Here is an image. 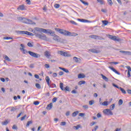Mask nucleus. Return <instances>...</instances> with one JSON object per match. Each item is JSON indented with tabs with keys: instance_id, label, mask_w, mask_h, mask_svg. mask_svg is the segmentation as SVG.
<instances>
[{
	"instance_id": "nucleus-1",
	"label": "nucleus",
	"mask_w": 131,
	"mask_h": 131,
	"mask_svg": "<svg viewBox=\"0 0 131 131\" xmlns=\"http://www.w3.org/2000/svg\"><path fill=\"white\" fill-rule=\"evenodd\" d=\"M52 31V30H47L38 27H36L34 28V30H32V32L34 33L37 37L40 38V39H43V40H48V38L46 35L41 34V32L43 33H49V34H51Z\"/></svg>"
},
{
	"instance_id": "nucleus-2",
	"label": "nucleus",
	"mask_w": 131,
	"mask_h": 131,
	"mask_svg": "<svg viewBox=\"0 0 131 131\" xmlns=\"http://www.w3.org/2000/svg\"><path fill=\"white\" fill-rule=\"evenodd\" d=\"M55 29L56 31L59 32L60 34L64 35L65 36H77V35H78V34L76 33H72L65 30L59 28H55Z\"/></svg>"
},
{
	"instance_id": "nucleus-3",
	"label": "nucleus",
	"mask_w": 131,
	"mask_h": 131,
	"mask_svg": "<svg viewBox=\"0 0 131 131\" xmlns=\"http://www.w3.org/2000/svg\"><path fill=\"white\" fill-rule=\"evenodd\" d=\"M17 19L23 23H25L26 24H31L32 25H35V23L33 21L30 20V19L26 18L25 17H18Z\"/></svg>"
},
{
	"instance_id": "nucleus-4",
	"label": "nucleus",
	"mask_w": 131,
	"mask_h": 131,
	"mask_svg": "<svg viewBox=\"0 0 131 131\" xmlns=\"http://www.w3.org/2000/svg\"><path fill=\"white\" fill-rule=\"evenodd\" d=\"M19 34H26L27 35H29L30 36H33L34 35L27 31H18Z\"/></svg>"
},
{
	"instance_id": "nucleus-5",
	"label": "nucleus",
	"mask_w": 131,
	"mask_h": 131,
	"mask_svg": "<svg viewBox=\"0 0 131 131\" xmlns=\"http://www.w3.org/2000/svg\"><path fill=\"white\" fill-rule=\"evenodd\" d=\"M28 53L31 56V57H33L34 58H40V54H38L32 51H28Z\"/></svg>"
},
{
	"instance_id": "nucleus-6",
	"label": "nucleus",
	"mask_w": 131,
	"mask_h": 131,
	"mask_svg": "<svg viewBox=\"0 0 131 131\" xmlns=\"http://www.w3.org/2000/svg\"><path fill=\"white\" fill-rule=\"evenodd\" d=\"M58 54H59L61 56H63V57H71V54L62 51H58Z\"/></svg>"
},
{
	"instance_id": "nucleus-7",
	"label": "nucleus",
	"mask_w": 131,
	"mask_h": 131,
	"mask_svg": "<svg viewBox=\"0 0 131 131\" xmlns=\"http://www.w3.org/2000/svg\"><path fill=\"white\" fill-rule=\"evenodd\" d=\"M63 83H60L59 86L61 91H66V92H70V88L69 86H67L65 89L63 88Z\"/></svg>"
},
{
	"instance_id": "nucleus-8",
	"label": "nucleus",
	"mask_w": 131,
	"mask_h": 131,
	"mask_svg": "<svg viewBox=\"0 0 131 131\" xmlns=\"http://www.w3.org/2000/svg\"><path fill=\"white\" fill-rule=\"evenodd\" d=\"M103 113H104V114H106V115H113V113H112L111 110L108 108H106V109L104 110L103 111Z\"/></svg>"
},
{
	"instance_id": "nucleus-9",
	"label": "nucleus",
	"mask_w": 131,
	"mask_h": 131,
	"mask_svg": "<svg viewBox=\"0 0 131 131\" xmlns=\"http://www.w3.org/2000/svg\"><path fill=\"white\" fill-rule=\"evenodd\" d=\"M108 38L112 40H114V41H120V38H117V37L115 36L109 35Z\"/></svg>"
},
{
	"instance_id": "nucleus-10",
	"label": "nucleus",
	"mask_w": 131,
	"mask_h": 131,
	"mask_svg": "<svg viewBox=\"0 0 131 131\" xmlns=\"http://www.w3.org/2000/svg\"><path fill=\"white\" fill-rule=\"evenodd\" d=\"M89 37L93 39H102V37L96 35H90Z\"/></svg>"
},
{
	"instance_id": "nucleus-11",
	"label": "nucleus",
	"mask_w": 131,
	"mask_h": 131,
	"mask_svg": "<svg viewBox=\"0 0 131 131\" xmlns=\"http://www.w3.org/2000/svg\"><path fill=\"white\" fill-rule=\"evenodd\" d=\"M53 39L55 41H57V42H61V38L60 37V36L57 35H55V36L53 37Z\"/></svg>"
},
{
	"instance_id": "nucleus-12",
	"label": "nucleus",
	"mask_w": 131,
	"mask_h": 131,
	"mask_svg": "<svg viewBox=\"0 0 131 131\" xmlns=\"http://www.w3.org/2000/svg\"><path fill=\"white\" fill-rule=\"evenodd\" d=\"M89 51V52H91V53H94V54H99L101 53V51L95 49H90Z\"/></svg>"
},
{
	"instance_id": "nucleus-13",
	"label": "nucleus",
	"mask_w": 131,
	"mask_h": 131,
	"mask_svg": "<svg viewBox=\"0 0 131 131\" xmlns=\"http://www.w3.org/2000/svg\"><path fill=\"white\" fill-rule=\"evenodd\" d=\"M120 53L121 54H123L124 55H128L129 56H131V52L130 51H125L123 50L120 51Z\"/></svg>"
},
{
	"instance_id": "nucleus-14",
	"label": "nucleus",
	"mask_w": 131,
	"mask_h": 131,
	"mask_svg": "<svg viewBox=\"0 0 131 131\" xmlns=\"http://www.w3.org/2000/svg\"><path fill=\"white\" fill-rule=\"evenodd\" d=\"M108 68L111 69V70H112L113 72H115L116 74H118V75H120V73L118 72L113 67H108Z\"/></svg>"
},
{
	"instance_id": "nucleus-15",
	"label": "nucleus",
	"mask_w": 131,
	"mask_h": 131,
	"mask_svg": "<svg viewBox=\"0 0 131 131\" xmlns=\"http://www.w3.org/2000/svg\"><path fill=\"white\" fill-rule=\"evenodd\" d=\"M44 55L46 58H48V59L50 58V57H51V53L48 51L44 52Z\"/></svg>"
},
{
	"instance_id": "nucleus-16",
	"label": "nucleus",
	"mask_w": 131,
	"mask_h": 131,
	"mask_svg": "<svg viewBox=\"0 0 131 131\" xmlns=\"http://www.w3.org/2000/svg\"><path fill=\"white\" fill-rule=\"evenodd\" d=\"M20 47H21V48H20V51H23V54H26V53H28V52H27L26 50L24 49V48H25V47H24V45L23 44H21Z\"/></svg>"
},
{
	"instance_id": "nucleus-17",
	"label": "nucleus",
	"mask_w": 131,
	"mask_h": 131,
	"mask_svg": "<svg viewBox=\"0 0 131 131\" xmlns=\"http://www.w3.org/2000/svg\"><path fill=\"white\" fill-rule=\"evenodd\" d=\"M73 60L76 63H80L81 62V59L79 58H77L76 57H73Z\"/></svg>"
},
{
	"instance_id": "nucleus-18",
	"label": "nucleus",
	"mask_w": 131,
	"mask_h": 131,
	"mask_svg": "<svg viewBox=\"0 0 131 131\" xmlns=\"http://www.w3.org/2000/svg\"><path fill=\"white\" fill-rule=\"evenodd\" d=\"M17 10H20L21 11H23L25 10V6H24V5H20L18 7Z\"/></svg>"
},
{
	"instance_id": "nucleus-19",
	"label": "nucleus",
	"mask_w": 131,
	"mask_h": 131,
	"mask_svg": "<svg viewBox=\"0 0 131 131\" xmlns=\"http://www.w3.org/2000/svg\"><path fill=\"white\" fill-rule=\"evenodd\" d=\"M52 108H53V103H50L47 106V110H51V109H52Z\"/></svg>"
},
{
	"instance_id": "nucleus-20",
	"label": "nucleus",
	"mask_w": 131,
	"mask_h": 131,
	"mask_svg": "<svg viewBox=\"0 0 131 131\" xmlns=\"http://www.w3.org/2000/svg\"><path fill=\"white\" fill-rule=\"evenodd\" d=\"M46 82H47V84L50 85V81H51V80L50 79V77L49 76H46Z\"/></svg>"
},
{
	"instance_id": "nucleus-21",
	"label": "nucleus",
	"mask_w": 131,
	"mask_h": 131,
	"mask_svg": "<svg viewBox=\"0 0 131 131\" xmlns=\"http://www.w3.org/2000/svg\"><path fill=\"white\" fill-rule=\"evenodd\" d=\"M10 108V111L11 112H15V111H16L17 110V107H13V106H12L11 107H9Z\"/></svg>"
},
{
	"instance_id": "nucleus-22",
	"label": "nucleus",
	"mask_w": 131,
	"mask_h": 131,
	"mask_svg": "<svg viewBox=\"0 0 131 131\" xmlns=\"http://www.w3.org/2000/svg\"><path fill=\"white\" fill-rule=\"evenodd\" d=\"M78 113H79V112L76 111L72 113V116L73 117H75L77 115H78Z\"/></svg>"
},
{
	"instance_id": "nucleus-23",
	"label": "nucleus",
	"mask_w": 131,
	"mask_h": 131,
	"mask_svg": "<svg viewBox=\"0 0 131 131\" xmlns=\"http://www.w3.org/2000/svg\"><path fill=\"white\" fill-rule=\"evenodd\" d=\"M4 58L6 60V61H8V62H11V59L8 57L7 55L4 56Z\"/></svg>"
},
{
	"instance_id": "nucleus-24",
	"label": "nucleus",
	"mask_w": 131,
	"mask_h": 131,
	"mask_svg": "<svg viewBox=\"0 0 131 131\" xmlns=\"http://www.w3.org/2000/svg\"><path fill=\"white\" fill-rule=\"evenodd\" d=\"M84 77H85V76L82 74H79L78 76V78H84Z\"/></svg>"
},
{
	"instance_id": "nucleus-25",
	"label": "nucleus",
	"mask_w": 131,
	"mask_h": 131,
	"mask_svg": "<svg viewBox=\"0 0 131 131\" xmlns=\"http://www.w3.org/2000/svg\"><path fill=\"white\" fill-rule=\"evenodd\" d=\"M78 21H80V22H83V23H86V22H88V20L86 19L78 18Z\"/></svg>"
},
{
	"instance_id": "nucleus-26",
	"label": "nucleus",
	"mask_w": 131,
	"mask_h": 131,
	"mask_svg": "<svg viewBox=\"0 0 131 131\" xmlns=\"http://www.w3.org/2000/svg\"><path fill=\"white\" fill-rule=\"evenodd\" d=\"M49 88H52V89H55V88H57V86H56V84L54 83L53 84H50V85H48Z\"/></svg>"
},
{
	"instance_id": "nucleus-27",
	"label": "nucleus",
	"mask_w": 131,
	"mask_h": 131,
	"mask_svg": "<svg viewBox=\"0 0 131 131\" xmlns=\"http://www.w3.org/2000/svg\"><path fill=\"white\" fill-rule=\"evenodd\" d=\"M120 90L121 92H122V94H126V92L125 91V90L124 89H123V88L120 87L119 89Z\"/></svg>"
},
{
	"instance_id": "nucleus-28",
	"label": "nucleus",
	"mask_w": 131,
	"mask_h": 131,
	"mask_svg": "<svg viewBox=\"0 0 131 131\" xmlns=\"http://www.w3.org/2000/svg\"><path fill=\"white\" fill-rule=\"evenodd\" d=\"M78 85H81V84H85V81H80L78 83Z\"/></svg>"
},
{
	"instance_id": "nucleus-29",
	"label": "nucleus",
	"mask_w": 131,
	"mask_h": 131,
	"mask_svg": "<svg viewBox=\"0 0 131 131\" xmlns=\"http://www.w3.org/2000/svg\"><path fill=\"white\" fill-rule=\"evenodd\" d=\"M27 46L28 47H29V48H32V47H33V42H29L28 43H27Z\"/></svg>"
},
{
	"instance_id": "nucleus-30",
	"label": "nucleus",
	"mask_w": 131,
	"mask_h": 131,
	"mask_svg": "<svg viewBox=\"0 0 131 131\" xmlns=\"http://www.w3.org/2000/svg\"><path fill=\"white\" fill-rule=\"evenodd\" d=\"M81 127V126L80 125H77V126H74V128H75L76 130H77L79 128H80Z\"/></svg>"
},
{
	"instance_id": "nucleus-31",
	"label": "nucleus",
	"mask_w": 131,
	"mask_h": 131,
	"mask_svg": "<svg viewBox=\"0 0 131 131\" xmlns=\"http://www.w3.org/2000/svg\"><path fill=\"white\" fill-rule=\"evenodd\" d=\"M114 108H115V104H113L110 107V110H114Z\"/></svg>"
},
{
	"instance_id": "nucleus-32",
	"label": "nucleus",
	"mask_w": 131,
	"mask_h": 131,
	"mask_svg": "<svg viewBox=\"0 0 131 131\" xmlns=\"http://www.w3.org/2000/svg\"><path fill=\"white\" fill-rule=\"evenodd\" d=\"M101 76L104 80H105V81H108V78H107V77L104 76L103 74H101Z\"/></svg>"
},
{
	"instance_id": "nucleus-33",
	"label": "nucleus",
	"mask_w": 131,
	"mask_h": 131,
	"mask_svg": "<svg viewBox=\"0 0 131 131\" xmlns=\"http://www.w3.org/2000/svg\"><path fill=\"white\" fill-rule=\"evenodd\" d=\"M80 1L82 2L84 6H89V3L83 1V0H80Z\"/></svg>"
},
{
	"instance_id": "nucleus-34",
	"label": "nucleus",
	"mask_w": 131,
	"mask_h": 131,
	"mask_svg": "<svg viewBox=\"0 0 131 131\" xmlns=\"http://www.w3.org/2000/svg\"><path fill=\"white\" fill-rule=\"evenodd\" d=\"M80 1L82 2L84 6H89V3L83 1V0H80Z\"/></svg>"
},
{
	"instance_id": "nucleus-35",
	"label": "nucleus",
	"mask_w": 131,
	"mask_h": 131,
	"mask_svg": "<svg viewBox=\"0 0 131 131\" xmlns=\"http://www.w3.org/2000/svg\"><path fill=\"white\" fill-rule=\"evenodd\" d=\"M35 86H36V88H37V89H38L39 90L41 89V86H40V84H39L38 83H36Z\"/></svg>"
},
{
	"instance_id": "nucleus-36",
	"label": "nucleus",
	"mask_w": 131,
	"mask_h": 131,
	"mask_svg": "<svg viewBox=\"0 0 131 131\" xmlns=\"http://www.w3.org/2000/svg\"><path fill=\"white\" fill-rule=\"evenodd\" d=\"M94 104H95V100H92L89 101V105H94Z\"/></svg>"
},
{
	"instance_id": "nucleus-37",
	"label": "nucleus",
	"mask_w": 131,
	"mask_h": 131,
	"mask_svg": "<svg viewBox=\"0 0 131 131\" xmlns=\"http://www.w3.org/2000/svg\"><path fill=\"white\" fill-rule=\"evenodd\" d=\"M32 124V121H28L27 122L26 127H28V126H29V125Z\"/></svg>"
},
{
	"instance_id": "nucleus-38",
	"label": "nucleus",
	"mask_w": 131,
	"mask_h": 131,
	"mask_svg": "<svg viewBox=\"0 0 131 131\" xmlns=\"http://www.w3.org/2000/svg\"><path fill=\"white\" fill-rule=\"evenodd\" d=\"M108 4L110 6H112L113 5V3L112 2V0H107Z\"/></svg>"
},
{
	"instance_id": "nucleus-39",
	"label": "nucleus",
	"mask_w": 131,
	"mask_h": 131,
	"mask_svg": "<svg viewBox=\"0 0 131 131\" xmlns=\"http://www.w3.org/2000/svg\"><path fill=\"white\" fill-rule=\"evenodd\" d=\"M9 122H8V121H3L2 122V125H7Z\"/></svg>"
},
{
	"instance_id": "nucleus-40",
	"label": "nucleus",
	"mask_w": 131,
	"mask_h": 131,
	"mask_svg": "<svg viewBox=\"0 0 131 131\" xmlns=\"http://www.w3.org/2000/svg\"><path fill=\"white\" fill-rule=\"evenodd\" d=\"M122 104H123V100H122V99H120L118 102V104L121 106Z\"/></svg>"
},
{
	"instance_id": "nucleus-41",
	"label": "nucleus",
	"mask_w": 131,
	"mask_h": 131,
	"mask_svg": "<svg viewBox=\"0 0 131 131\" xmlns=\"http://www.w3.org/2000/svg\"><path fill=\"white\" fill-rule=\"evenodd\" d=\"M102 23L104 25H108V21L107 20H102Z\"/></svg>"
},
{
	"instance_id": "nucleus-42",
	"label": "nucleus",
	"mask_w": 131,
	"mask_h": 131,
	"mask_svg": "<svg viewBox=\"0 0 131 131\" xmlns=\"http://www.w3.org/2000/svg\"><path fill=\"white\" fill-rule=\"evenodd\" d=\"M103 106H108V101H104L102 103Z\"/></svg>"
},
{
	"instance_id": "nucleus-43",
	"label": "nucleus",
	"mask_w": 131,
	"mask_h": 131,
	"mask_svg": "<svg viewBox=\"0 0 131 131\" xmlns=\"http://www.w3.org/2000/svg\"><path fill=\"white\" fill-rule=\"evenodd\" d=\"M54 7L55 8V9H59V8H60V5L56 4L54 5Z\"/></svg>"
},
{
	"instance_id": "nucleus-44",
	"label": "nucleus",
	"mask_w": 131,
	"mask_h": 131,
	"mask_svg": "<svg viewBox=\"0 0 131 131\" xmlns=\"http://www.w3.org/2000/svg\"><path fill=\"white\" fill-rule=\"evenodd\" d=\"M3 39H13V38L11 37H4Z\"/></svg>"
},
{
	"instance_id": "nucleus-45",
	"label": "nucleus",
	"mask_w": 131,
	"mask_h": 131,
	"mask_svg": "<svg viewBox=\"0 0 131 131\" xmlns=\"http://www.w3.org/2000/svg\"><path fill=\"white\" fill-rule=\"evenodd\" d=\"M33 104H34V105L37 106V105H38L39 104V101H34Z\"/></svg>"
},
{
	"instance_id": "nucleus-46",
	"label": "nucleus",
	"mask_w": 131,
	"mask_h": 131,
	"mask_svg": "<svg viewBox=\"0 0 131 131\" xmlns=\"http://www.w3.org/2000/svg\"><path fill=\"white\" fill-rule=\"evenodd\" d=\"M50 35H51V36H53V37H54L56 36V34H55V32L52 31V33L50 34Z\"/></svg>"
},
{
	"instance_id": "nucleus-47",
	"label": "nucleus",
	"mask_w": 131,
	"mask_h": 131,
	"mask_svg": "<svg viewBox=\"0 0 131 131\" xmlns=\"http://www.w3.org/2000/svg\"><path fill=\"white\" fill-rule=\"evenodd\" d=\"M70 23H71L72 24H74V25H77V23H76L74 20H71Z\"/></svg>"
},
{
	"instance_id": "nucleus-48",
	"label": "nucleus",
	"mask_w": 131,
	"mask_h": 131,
	"mask_svg": "<svg viewBox=\"0 0 131 131\" xmlns=\"http://www.w3.org/2000/svg\"><path fill=\"white\" fill-rule=\"evenodd\" d=\"M113 86H114L115 88H116L117 89H118L119 90V89H120V87L118 86L117 85L113 83Z\"/></svg>"
},
{
	"instance_id": "nucleus-49",
	"label": "nucleus",
	"mask_w": 131,
	"mask_h": 131,
	"mask_svg": "<svg viewBox=\"0 0 131 131\" xmlns=\"http://www.w3.org/2000/svg\"><path fill=\"white\" fill-rule=\"evenodd\" d=\"M119 62H114V61H112V62H110V64H115V65H116L117 64H119Z\"/></svg>"
},
{
	"instance_id": "nucleus-50",
	"label": "nucleus",
	"mask_w": 131,
	"mask_h": 131,
	"mask_svg": "<svg viewBox=\"0 0 131 131\" xmlns=\"http://www.w3.org/2000/svg\"><path fill=\"white\" fill-rule=\"evenodd\" d=\"M97 123L96 122H92L91 123H90V126H93V125H95V124H96Z\"/></svg>"
},
{
	"instance_id": "nucleus-51",
	"label": "nucleus",
	"mask_w": 131,
	"mask_h": 131,
	"mask_svg": "<svg viewBox=\"0 0 131 131\" xmlns=\"http://www.w3.org/2000/svg\"><path fill=\"white\" fill-rule=\"evenodd\" d=\"M53 103H56L57 102V98L55 97L52 99Z\"/></svg>"
},
{
	"instance_id": "nucleus-52",
	"label": "nucleus",
	"mask_w": 131,
	"mask_h": 131,
	"mask_svg": "<svg viewBox=\"0 0 131 131\" xmlns=\"http://www.w3.org/2000/svg\"><path fill=\"white\" fill-rule=\"evenodd\" d=\"M25 118H26V115H25L24 116L21 117V119H20V120L21 121H23V120H24V119H25Z\"/></svg>"
},
{
	"instance_id": "nucleus-53",
	"label": "nucleus",
	"mask_w": 131,
	"mask_h": 131,
	"mask_svg": "<svg viewBox=\"0 0 131 131\" xmlns=\"http://www.w3.org/2000/svg\"><path fill=\"white\" fill-rule=\"evenodd\" d=\"M63 71L66 72V73H69V71L67 69L64 68Z\"/></svg>"
},
{
	"instance_id": "nucleus-54",
	"label": "nucleus",
	"mask_w": 131,
	"mask_h": 131,
	"mask_svg": "<svg viewBox=\"0 0 131 131\" xmlns=\"http://www.w3.org/2000/svg\"><path fill=\"white\" fill-rule=\"evenodd\" d=\"M60 125H62V126L66 125V122H61L60 123Z\"/></svg>"
},
{
	"instance_id": "nucleus-55",
	"label": "nucleus",
	"mask_w": 131,
	"mask_h": 131,
	"mask_svg": "<svg viewBox=\"0 0 131 131\" xmlns=\"http://www.w3.org/2000/svg\"><path fill=\"white\" fill-rule=\"evenodd\" d=\"M98 3H100V5H103V1L102 0H97Z\"/></svg>"
},
{
	"instance_id": "nucleus-56",
	"label": "nucleus",
	"mask_w": 131,
	"mask_h": 131,
	"mask_svg": "<svg viewBox=\"0 0 131 131\" xmlns=\"http://www.w3.org/2000/svg\"><path fill=\"white\" fill-rule=\"evenodd\" d=\"M12 128H13V129H17L18 128V127H17V126H16V125H14L12 126Z\"/></svg>"
},
{
	"instance_id": "nucleus-57",
	"label": "nucleus",
	"mask_w": 131,
	"mask_h": 131,
	"mask_svg": "<svg viewBox=\"0 0 131 131\" xmlns=\"http://www.w3.org/2000/svg\"><path fill=\"white\" fill-rule=\"evenodd\" d=\"M97 117H98V118H100V117H102V115H101V114L98 113L97 114Z\"/></svg>"
},
{
	"instance_id": "nucleus-58",
	"label": "nucleus",
	"mask_w": 131,
	"mask_h": 131,
	"mask_svg": "<svg viewBox=\"0 0 131 131\" xmlns=\"http://www.w3.org/2000/svg\"><path fill=\"white\" fill-rule=\"evenodd\" d=\"M57 75H58V74H57L56 73H54L53 74V75H52V76H53V77H57Z\"/></svg>"
},
{
	"instance_id": "nucleus-59",
	"label": "nucleus",
	"mask_w": 131,
	"mask_h": 131,
	"mask_svg": "<svg viewBox=\"0 0 131 131\" xmlns=\"http://www.w3.org/2000/svg\"><path fill=\"white\" fill-rule=\"evenodd\" d=\"M83 108H84V109H88L89 108V106L88 105H83Z\"/></svg>"
},
{
	"instance_id": "nucleus-60",
	"label": "nucleus",
	"mask_w": 131,
	"mask_h": 131,
	"mask_svg": "<svg viewBox=\"0 0 131 131\" xmlns=\"http://www.w3.org/2000/svg\"><path fill=\"white\" fill-rule=\"evenodd\" d=\"M126 68H127L128 69V71H131V68H130V67L127 66L126 67Z\"/></svg>"
},
{
	"instance_id": "nucleus-61",
	"label": "nucleus",
	"mask_w": 131,
	"mask_h": 131,
	"mask_svg": "<svg viewBox=\"0 0 131 131\" xmlns=\"http://www.w3.org/2000/svg\"><path fill=\"white\" fill-rule=\"evenodd\" d=\"M79 116H81V117H82V116H84V113H79Z\"/></svg>"
},
{
	"instance_id": "nucleus-62",
	"label": "nucleus",
	"mask_w": 131,
	"mask_h": 131,
	"mask_svg": "<svg viewBox=\"0 0 131 131\" xmlns=\"http://www.w3.org/2000/svg\"><path fill=\"white\" fill-rule=\"evenodd\" d=\"M34 76H35V78H37V79H39V76L38 75L35 74L34 75Z\"/></svg>"
},
{
	"instance_id": "nucleus-63",
	"label": "nucleus",
	"mask_w": 131,
	"mask_h": 131,
	"mask_svg": "<svg viewBox=\"0 0 131 131\" xmlns=\"http://www.w3.org/2000/svg\"><path fill=\"white\" fill-rule=\"evenodd\" d=\"M63 74H64V72H62V71H60L59 72V75L60 76H62V75H63Z\"/></svg>"
},
{
	"instance_id": "nucleus-64",
	"label": "nucleus",
	"mask_w": 131,
	"mask_h": 131,
	"mask_svg": "<svg viewBox=\"0 0 131 131\" xmlns=\"http://www.w3.org/2000/svg\"><path fill=\"white\" fill-rule=\"evenodd\" d=\"M45 67L46 68H49L50 67V64H45Z\"/></svg>"
}]
</instances>
